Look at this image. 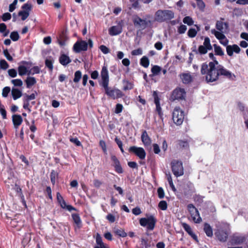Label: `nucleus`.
<instances>
[{
	"label": "nucleus",
	"mask_w": 248,
	"mask_h": 248,
	"mask_svg": "<svg viewBox=\"0 0 248 248\" xmlns=\"http://www.w3.org/2000/svg\"><path fill=\"white\" fill-rule=\"evenodd\" d=\"M172 171L174 175L178 177L183 175L184 169L182 163L177 160H173L171 163Z\"/></svg>",
	"instance_id": "0eeeda50"
},
{
	"label": "nucleus",
	"mask_w": 248,
	"mask_h": 248,
	"mask_svg": "<svg viewBox=\"0 0 248 248\" xmlns=\"http://www.w3.org/2000/svg\"><path fill=\"white\" fill-rule=\"evenodd\" d=\"M96 242L98 246H95L94 248H107L102 241L101 235L99 233L96 234Z\"/></svg>",
	"instance_id": "bb28decb"
},
{
	"label": "nucleus",
	"mask_w": 248,
	"mask_h": 248,
	"mask_svg": "<svg viewBox=\"0 0 248 248\" xmlns=\"http://www.w3.org/2000/svg\"><path fill=\"white\" fill-rule=\"evenodd\" d=\"M11 82L15 86L21 87L23 85V82L20 79H13Z\"/></svg>",
	"instance_id": "de8ad7c7"
},
{
	"label": "nucleus",
	"mask_w": 248,
	"mask_h": 248,
	"mask_svg": "<svg viewBox=\"0 0 248 248\" xmlns=\"http://www.w3.org/2000/svg\"><path fill=\"white\" fill-rule=\"evenodd\" d=\"M31 4L27 3L23 4L21 8L23 10H25L26 11H29V12L30 13V11L31 9Z\"/></svg>",
	"instance_id": "052dcab7"
},
{
	"label": "nucleus",
	"mask_w": 248,
	"mask_h": 248,
	"mask_svg": "<svg viewBox=\"0 0 248 248\" xmlns=\"http://www.w3.org/2000/svg\"><path fill=\"white\" fill-rule=\"evenodd\" d=\"M11 91V89L9 87L6 86L5 87L3 90L2 92V95L3 97H7L8 94Z\"/></svg>",
	"instance_id": "49530a36"
},
{
	"label": "nucleus",
	"mask_w": 248,
	"mask_h": 248,
	"mask_svg": "<svg viewBox=\"0 0 248 248\" xmlns=\"http://www.w3.org/2000/svg\"><path fill=\"white\" fill-rule=\"evenodd\" d=\"M214 47L215 49V51L216 54L222 56L224 54V52L222 51L221 48L217 46L216 44L214 45Z\"/></svg>",
	"instance_id": "a19ab883"
},
{
	"label": "nucleus",
	"mask_w": 248,
	"mask_h": 248,
	"mask_svg": "<svg viewBox=\"0 0 248 248\" xmlns=\"http://www.w3.org/2000/svg\"><path fill=\"white\" fill-rule=\"evenodd\" d=\"M71 216L77 227L79 229L81 228L82 227V221L79 215L77 213H74L72 214Z\"/></svg>",
	"instance_id": "412c9836"
},
{
	"label": "nucleus",
	"mask_w": 248,
	"mask_h": 248,
	"mask_svg": "<svg viewBox=\"0 0 248 248\" xmlns=\"http://www.w3.org/2000/svg\"><path fill=\"white\" fill-rule=\"evenodd\" d=\"M37 95V93L36 91H35L34 93H32L30 95L27 94H24L23 99L30 102V101L31 100L35 99Z\"/></svg>",
	"instance_id": "f704fd0d"
},
{
	"label": "nucleus",
	"mask_w": 248,
	"mask_h": 248,
	"mask_svg": "<svg viewBox=\"0 0 248 248\" xmlns=\"http://www.w3.org/2000/svg\"><path fill=\"white\" fill-rule=\"evenodd\" d=\"M133 22L136 27L145 29L147 26V22L146 20L142 19L138 16H135L133 18Z\"/></svg>",
	"instance_id": "f8f14e48"
},
{
	"label": "nucleus",
	"mask_w": 248,
	"mask_h": 248,
	"mask_svg": "<svg viewBox=\"0 0 248 248\" xmlns=\"http://www.w3.org/2000/svg\"><path fill=\"white\" fill-rule=\"evenodd\" d=\"M240 50V48L237 45H229L226 47L227 54L230 56H232L233 53H239Z\"/></svg>",
	"instance_id": "dca6fc26"
},
{
	"label": "nucleus",
	"mask_w": 248,
	"mask_h": 248,
	"mask_svg": "<svg viewBox=\"0 0 248 248\" xmlns=\"http://www.w3.org/2000/svg\"><path fill=\"white\" fill-rule=\"evenodd\" d=\"M11 18V15L9 13H4L1 16V19L3 21H7Z\"/></svg>",
	"instance_id": "6e6d98bb"
},
{
	"label": "nucleus",
	"mask_w": 248,
	"mask_h": 248,
	"mask_svg": "<svg viewBox=\"0 0 248 248\" xmlns=\"http://www.w3.org/2000/svg\"><path fill=\"white\" fill-rule=\"evenodd\" d=\"M208 50L209 49L202 45L200 46L198 48V51L201 54H206Z\"/></svg>",
	"instance_id": "864d4df0"
},
{
	"label": "nucleus",
	"mask_w": 248,
	"mask_h": 248,
	"mask_svg": "<svg viewBox=\"0 0 248 248\" xmlns=\"http://www.w3.org/2000/svg\"><path fill=\"white\" fill-rule=\"evenodd\" d=\"M23 107L25 109H27L28 110L29 112L31 111V106H30L29 101L23 99Z\"/></svg>",
	"instance_id": "8fccbe9b"
},
{
	"label": "nucleus",
	"mask_w": 248,
	"mask_h": 248,
	"mask_svg": "<svg viewBox=\"0 0 248 248\" xmlns=\"http://www.w3.org/2000/svg\"><path fill=\"white\" fill-rule=\"evenodd\" d=\"M215 235L220 241L224 242L228 238V233L227 231L218 229L215 232Z\"/></svg>",
	"instance_id": "2eb2a0df"
},
{
	"label": "nucleus",
	"mask_w": 248,
	"mask_h": 248,
	"mask_svg": "<svg viewBox=\"0 0 248 248\" xmlns=\"http://www.w3.org/2000/svg\"><path fill=\"white\" fill-rule=\"evenodd\" d=\"M115 232L116 234L121 237H124L127 236V233L123 229H117Z\"/></svg>",
	"instance_id": "09e8293b"
},
{
	"label": "nucleus",
	"mask_w": 248,
	"mask_h": 248,
	"mask_svg": "<svg viewBox=\"0 0 248 248\" xmlns=\"http://www.w3.org/2000/svg\"><path fill=\"white\" fill-rule=\"evenodd\" d=\"M8 72L9 75L12 78H15L17 76V71L15 69H10Z\"/></svg>",
	"instance_id": "e2e57ef3"
},
{
	"label": "nucleus",
	"mask_w": 248,
	"mask_h": 248,
	"mask_svg": "<svg viewBox=\"0 0 248 248\" xmlns=\"http://www.w3.org/2000/svg\"><path fill=\"white\" fill-rule=\"evenodd\" d=\"M12 121L14 127L17 129L22 124L23 119L21 115L19 114H14L12 116Z\"/></svg>",
	"instance_id": "6ab92c4d"
},
{
	"label": "nucleus",
	"mask_w": 248,
	"mask_h": 248,
	"mask_svg": "<svg viewBox=\"0 0 248 248\" xmlns=\"http://www.w3.org/2000/svg\"><path fill=\"white\" fill-rule=\"evenodd\" d=\"M31 239V234L30 233H25L24 237L22 241V244L24 248L27 246Z\"/></svg>",
	"instance_id": "c85d7f7f"
},
{
	"label": "nucleus",
	"mask_w": 248,
	"mask_h": 248,
	"mask_svg": "<svg viewBox=\"0 0 248 248\" xmlns=\"http://www.w3.org/2000/svg\"><path fill=\"white\" fill-rule=\"evenodd\" d=\"M128 151L130 153L135 155L140 159H144L146 156L145 151L142 147H138L135 146H131L129 148Z\"/></svg>",
	"instance_id": "1a4fd4ad"
},
{
	"label": "nucleus",
	"mask_w": 248,
	"mask_h": 248,
	"mask_svg": "<svg viewBox=\"0 0 248 248\" xmlns=\"http://www.w3.org/2000/svg\"><path fill=\"white\" fill-rule=\"evenodd\" d=\"M99 49L105 54H107L110 52L109 49L105 45H101L99 46Z\"/></svg>",
	"instance_id": "13d9d810"
},
{
	"label": "nucleus",
	"mask_w": 248,
	"mask_h": 248,
	"mask_svg": "<svg viewBox=\"0 0 248 248\" xmlns=\"http://www.w3.org/2000/svg\"><path fill=\"white\" fill-rule=\"evenodd\" d=\"M59 61L63 66H66L71 62V60L69 57L65 54H62L60 55Z\"/></svg>",
	"instance_id": "aec40b11"
},
{
	"label": "nucleus",
	"mask_w": 248,
	"mask_h": 248,
	"mask_svg": "<svg viewBox=\"0 0 248 248\" xmlns=\"http://www.w3.org/2000/svg\"><path fill=\"white\" fill-rule=\"evenodd\" d=\"M10 38L13 41H17L19 39V35L17 31H12L10 35Z\"/></svg>",
	"instance_id": "e433bc0d"
},
{
	"label": "nucleus",
	"mask_w": 248,
	"mask_h": 248,
	"mask_svg": "<svg viewBox=\"0 0 248 248\" xmlns=\"http://www.w3.org/2000/svg\"><path fill=\"white\" fill-rule=\"evenodd\" d=\"M156 110L157 111L158 114L159 116L160 117V118H162L163 113L161 111V108L160 106V104L159 103L158 99L157 97H156Z\"/></svg>",
	"instance_id": "58836bf2"
},
{
	"label": "nucleus",
	"mask_w": 248,
	"mask_h": 248,
	"mask_svg": "<svg viewBox=\"0 0 248 248\" xmlns=\"http://www.w3.org/2000/svg\"><path fill=\"white\" fill-rule=\"evenodd\" d=\"M203 46L208 49L209 50L212 49V46L210 44V40L208 37L205 38Z\"/></svg>",
	"instance_id": "4c0bfd02"
},
{
	"label": "nucleus",
	"mask_w": 248,
	"mask_h": 248,
	"mask_svg": "<svg viewBox=\"0 0 248 248\" xmlns=\"http://www.w3.org/2000/svg\"><path fill=\"white\" fill-rule=\"evenodd\" d=\"M187 208L193 221L196 223H200L202 219L198 210L192 204H189Z\"/></svg>",
	"instance_id": "6e6552de"
},
{
	"label": "nucleus",
	"mask_w": 248,
	"mask_h": 248,
	"mask_svg": "<svg viewBox=\"0 0 248 248\" xmlns=\"http://www.w3.org/2000/svg\"><path fill=\"white\" fill-rule=\"evenodd\" d=\"M174 17V13L170 10H158L156 12V20L163 21Z\"/></svg>",
	"instance_id": "39448f33"
},
{
	"label": "nucleus",
	"mask_w": 248,
	"mask_h": 248,
	"mask_svg": "<svg viewBox=\"0 0 248 248\" xmlns=\"http://www.w3.org/2000/svg\"><path fill=\"white\" fill-rule=\"evenodd\" d=\"M167 203L165 201H161L158 203V207L162 210H166L167 209Z\"/></svg>",
	"instance_id": "c03bdc74"
},
{
	"label": "nucleus",
	"mask_w": 248,
	"mask_h": 248,
	"mask_svg": "<svg viewBox=\"0 0 248 248\" xmlns=\"http://www.w3.org/2000/svg\"><path fill=\"white\" fill-rule=\"evenodd\" d=\"M81 76L82 74L81 71L79 70L77 71L74 74L73 81L75 83L78 82L81 78Z\"/></svg>",
	"instance_id": "c9c22d12"
},
{
	"label": "nucleus",
	"mask_w": 248,
	"mask_h": 248,
	"mask_svg": "<svg viewBox=\"0 0 248 248\" xmlns=\"http://www.w3.org/2000/svg\"><path fill=\"white\" fill-rule=\"evenodd\" d=\"M218 64L217 61L210 62L208 64L203 63L201 67V73L205 75V78L207 82H213L216 80L219 76V73L217 69Z\"/></svg>",
	"instance_id": "f257e3e1"
},
{
	"label": "nucleus",
	"mask_w": 248,
	"mask_h": 248,
	"mask_svg": "<svg viewBox=\"0 0 248 248\" xmlns=\"http://www.w3.org/2000/svg\"><path fill=\"white\" fill-rule=\"evenodd\" d=\"M141 140L146 147L150 146L151 144V139L148 136L146 130H144L142 132L141 136Z\"/></svg>",
	"instance_id": "a211bd4d"
},
{
	"label": "nucleus",
	"mask_w": 248,
	"mask_h": 248,
	"mask_svg": "<svg viewBox=\"0 0 248 248\" xmlns=\"http://www.w3.org/2000/svg\"><path fill=\"white\" fill-rule=\"evenodd\" d=\"M140 64L145 68L148 67L149 65V60L146 56H143L140 61Z\"/></svg>",
	"instance_id": "2f4dec72"
},
{
	"label": "nucleus",
	"mask_w": 248,
	"mask_h": 248,
	"mask_svg": "<svg viewBox=\"0 0 248 248\" xmlns=\"http://www.w3.org/2000/svg\"><path fill=\"white\" fill-rule=\"evenodd\" d=\"M197 31L195 29L193 28L190 29L187 32V35L190 38H193L195 37L197 35Z\"/></svg>",
	"instance_id": "a18cd8bd"
},
{
	"label": "nucleus",
	"mask_w": 248,
	"mask_h": 248,
	"mask_svg": "<svg viewBox=\"0 0 248 248\" xmlns=\"http://www.w3.org/2000/svg\"><path fill=\"white\" fill-rule=\"evenodd\" d=\"M197 1V6L201 10L203 11L205 8V4L202 0H196Z\"/></svg>",
	"instance_id": "680f3d73"
},
{
	"label": "nucleus",
	"mask_w": 248,
	"mask_h": 248,
	"mask_svg": "<svg viewBox=\"0 0 248 248\" xmlns=\"http://www.w3.org/2000/svg\"><path fill=\"white\" fill-rule=\"evenodd\" d=\"M228 27V24L226 22L217 21L216 23V28L219 31H217L215 29H212L211 31V33L220 41V43L225 46H227L229 42L228 40L224 34Z\"/></svg>",
	"instance_id": "f03ea898"
},
{
	"label": "nucleus",
	"mask_w": 248,
	"mask_h": 248,
	"mask_svg": "<svg viewBox=\"0 0 248 248\" xmlns=\"http://www.w3.org/2000/svg\"><path fill=\"white\" fill-rule=\"evenodd\" d=\"M123 31L122 26L121 25L113 26L108 30L110 35L115 36L120 34Z\"/></svg>",
	"instance_id": "f3484780"
},
{
	"label": "nucleus",
	"mask_w": 248,
	"mask_h": 248,
	"mask_svg": "<svg viewBox=\"0 0 248 248\" xmlns=\"http://www.w3.org/2000/svg\"><path fill=\"white\" fill-rule=\"evenodd\" d=\"M69 140L71 142L74 143L77 146H82L81 143L80 142V141L78 140V139L77 137H76V138L70 137L69 139Z\"/></svg>",
	"instance_id": "79ce46f5"
},
{
	"label": "nucleus",
	"mask_w": 248,
	"mask_h": 248,
	"mask_svg": "<svg viewBox=\"0 0 248 248\" xmlns=\"http://www.w3.org/2000/svg\"><path fill=\"white\" fill-rule=\"evenodd\" d=\"M45 65L46 67H47L50 71H52L53 69V62L51 60L46 59L45 60Z\"/></svg>",
	"instance_id": "37998d69"
},
{
	"label": "nucleus",
	"mask_w": 248,
	"mask_h": 248,
	"mask_svg": "<svg viewBox=\"0 0 248 248\" xmlns=\"http://www.w3.org/2000/svg\"><path fill=\"white\" fill-rule=\"evenodd\" d=\"M204 231L208 236L210 237L213 235L212 229L209 224H204Z\"/></svg>",
	"instance_id": "7c9ffc66"
},
{
	"label": "nucleus",
	"mask_w": 248,
	"mask_h": 248,
	"mask_svg": "<svg viewBox=\"0 0 248 248\" xmlns=\"http://www.w3.org/2000/svg\"><path fill=\"white\" fill-rule=\"evenodd\" d=\"M142 54V50L140 48L134 49L131 51V54L133 56L140 55Z\"/></svg>",
	"instance_id": "4d7b16f0"
},
{
	"label": "nucleus",
	"mask_w": 248,
	"mask_h": 248,
	"mask_svg": "<svg viewBox=\"0 0 248 248\" xmlns=\"http://www.w3.org/2000/svg\"><path fill=\"white\" fill-rule=\"evenodd\" d=\"M219 74H220L221 75H223L224 76H226V77L231 78H232V75L231 72H230L229 71H227L226 69L223 68L221 66H217V68Z\"/></svg>",
	"instance_id": "4be33fe9"
},
{
	"label": "nucleus",
	"mask_w": 248,
	"mask_h": 248,
	"mask_svg": "<svg viewBox=\"0 0 248 248\" xmlns=\"http://www.w3.org/2000/svg\"><path fill=\"white\" fill-rule=\"evenodd\" d=\"M73 49L76 53L85 51L88 49V43L85 41L78 40L74 44Z\"/></svg>",
	"instance_id": "9d476101"
},
{
	"label": "nucleus",
	"mask_w": 248,
	"mask_h": 248,
	"mask_svg": "<svg viewBox=\"0 0 248 248\" xmlns=\"http://www.w3.org/2000/svg\"><path fill=\"white\" fill-rule=\"evenodd\" d=\"M123 108V106L121 104H117L115 109V112L116 114L121 113L122 111Z\"/></svg>",
	"instance_id": "5fc2aeb1"
},
{
	"label": "nucleus",
	"mask_w": 248,
	"mask_h": 248,
	"mask_svg": "<svg viewBox=\"0 0 248 248\" xmlns=\"http://www.w3.org/2000/svg\"><path fill=\"white\" fill-rule=\"evenodd\" d=\"M28 72V69L24 65H19L18 67V74L20 76H23L26 74Z\"/></svg>",
	"instance_id": "473e14b6"
},
{
	"label": "nucleus",
	"mask_w": 248,
	"mask_h": 248,
	"mask_svg": "<svg viewBox=\"0 0 248 248\" xmlns=\"http://www.w3.org/2000/svg\"><path fill=\"white\" fill-rule=\"evenodd\" d=\"M11 92L12 97L15 100L19 98L22 95L21 91L17 88H13Z\"/></svg>",
	"instance_id": "393cba45"
},
{
	"label": "nucleus",
	"mask_w": 248,
	"mask_h": 248,
	"mask_svg": "<svg viewBox=\"0 0 248 248\" xmlns=\"http://www.w3.org/2000/svg\"><path fill=\"white\" fill-rule=\"evenodd\" d=\"M0 66L1 69L5 70L8 68L9 65L5 60H1L0 61Z\"/></svg>",
	"instance_id": "603ef678"
},
{
	"label": "nucleus",
	"mask_w": 248,
	"mask_h": 248,
	"mask_svg": "<svg viewBox=\"0 0 248 248\" xmlns=\"http://www.w3.org/2000/svg\"><path fill=\"white\" fill-rule=\"evenodd\" d=\"M182 226L186 231L190 235H191L195 240L197 239V236L193 232L192 229L189 225L186 223H183Z\"/></svg>",
	"instance_id": "a878e982"
},
{
	"label": "nucleus",
	"mask_w": 248,
	"mask_h": 248,
	"mask_svg": "<svg viewBox=\"0 0 248 248\" xmlns=\"http://www.w3.org/2000/svg\"><path fill=\"white\" fill-rule=\"evenodd\" d=\"M3 54L8 61H12L13 60V57L10 55L8 50L7 49L3 50Z\"/></svg>",
	"instance_id": "0e129e2a"
},
{
	"label": "nucleus",
	"mask_w": 248,
	"mask_h": 248,
	"mask_svg": "<svg viewBox=\"0 0 248 248\" xmlns=\"http://www.w3.org/2000/svg\"><path fill=\"white\" fill-rule=\"evenodd\" d=\"M181 78L184 83L187 84L192 80V78L189 74H183L181 76Z\"/></svg>",
	"instance_id": "c756f323"
},
{
	"label": "nucleus",
	"mask_w": 248,
	"mask_h": 248,
	"mask_svg": "<svg viewBox=\"0 0 248 248\" xmlns=\"http://www.w3.org/2000/svg\"><path fill=\"white\" fill-rule=\"evenodd\" d=\"M158 196L160 199H162L165 196V193L164 190L161 187H159L157 189Z\"/></svg>",
	"instance_id": "69168bd1"
},
{
	"label": "nucleus",
	"mask_w": 248,
	"mask_h": 248,
	"mask_svg": "<svg viewBox=\"0 0 248 248\" xmlns=\"http://www.w3.org/2000/svg\"><path fill=\"white\" fill-rule=\"evenodd\" d=\"M25 82L26 83L27 87L28 88H30L31 86L36 84V80L34 77H29L26 78Z\"/></svg>",
	"instance_id": "cd10ccee"
},
{
	"label": "nucleus",
	"mask_w": 248,
	"mask_h": 248,
	"mask_svg": "<svg viewBox=\"0 0 248 248\" xmlns=\"http://www.w3.org/2000/svg\"><path fill=\"white\" fill-rule=\"evenodd\" d=\"M183 22L185 24H186L187 25H188L189 26H191V25H193L194 23V21H193V19H192V18L191 17H190L189 16H187L183 19Z\"/></svg>",
	"instance_id": "ea45409f"
},
{
	"label": "nucleus",
	"mask_w": 248,
	"mask_h": 248,
	"mask_svg": "<svg viewBox=\"0 0 248 248\" xmlns=\"http://www.w3.org/2000/svg\"><path fill=\"white\" fill-rule=\"evenodd\" d=\"M139 222L141 226L146 228L147 231L153 230L155 227V218L153 216L147 218H141Z\"/></svg>",
	"instance_id": "20e7f679"
},
{
	"label": "nucleus",
	"mask_w": 248,
	"mask_h": 248,
	"mask_svg": "<svg viewBox=\"0 0 248 248\" xmlns=\"http://www.w3.org/2000/svg\"><path fill=\"white\" fill-rule=\"evenodd\" d=\"M111 160L113 162L112 166L114 167L116 172L119 174L122 173L123 172V170L116 156L112 155L111 156Z\"/></svg>",
	"instance_id": "4468645a"
},
{
	"label": "nucleus",
	"mask_w": 248,
	"mask_h": 248,
	"mask_svg": "<svg viewBox=\"0 0 248 248\" xmlns=\"http://www.w3.org/2000/svg\"><path fill=\"white\" fill-rule=\"evenodd\" d=\"M103 87L107 96L113 100L121 98L124 95V94L120 90L115 88L109 87L108 85H106Z\"/></svg>",
	"instance_id": "7ed1b4c3"
},
{
	"label": "nucleus",
	"mask_w": 248,
	"mask_h": 248,
	"mask_svg": "<svg viewBox=\"0 0 248 248\" xmlns=\"http://www.w3.org/2000/svg\"><path fill=\"white\" fill-rule=\"evenodd\" d=\"M59 172L57 171L54 170H51L50 174V178L51 182L53 186H54L56 184V181L59 178Z\"/></svg>",
	"instance_id": "5701e85b"
},
{
	"label": "nucleus",
	"mask_w": 248,
	"mask_h": 248,
	"mask_svg": "<svg viewBox=\"0 0 248 248\" xmlns=\"http://www.w3.org/2000/svg\"><path fill=\"white\" fill-rule=\"evenodd\" d=\"M184 114L183 111L179 107H176L172 113V119L177 125H181L184 121Z\"/></svg>",
	"instance_id": "423d86ee"
},
{
	"label": "nucleus",
	"mask_w": 248,
	"mask_h": 248,
	"mask_svg": "<svg viewBox=\"0 0 248 248\" xmlns=\"http://www.w3.org/2000/svg\"><path fill=\"white\" fill-rule=\"evenodd\" d=\"M30 13L29 11H26L25 10L20 11L18 13V15L21 16V19L23 21L28 17Z\"/></svg>",
	"instance_id": "72a5a7b5"
},
{
	"label": "nucleus",
	"mask_w": 248,
	"mask_h": 248,
	"mask_svg": "<svg viewBox=\"0 0 248 248\" xmlns=\"http://www.w3.org/2000/svg\"><path fill=\"white\" fill-rule=\"evenodd\" d=\"M101 77L102 79V86L108 85L109 76L107 67L104 65L101 71Z\"/></svg>",
	"instance_id": "9b49d317"
},
{
	"label": "nucleus",
	"mask_w": 248,
	"mask_h": 248,
	"mask_svg": "<svg viewBox=\"0 0 248 248\" xmlns=\"http://www.w3.org/2000/svg\"><path fill=\"white\" fill-rule=\"evenodd\" d=\"M106 218L111 223H113L115 221V216L111 214H108Z\"/></svg>",
	"instance_id": "338daca9"
},
{
	"label": "nucleus",
	"mask_w": 248,
	"mask_h": 248,
	"mask_svg": "<svg viewBox=\"0 0 248 248\" xmlns=\"http://www.w3.org/2000/svg\"><path fill=\"white\" fill-rule=\"evenodd\" d=\"M17 0H14L12 3L10 4L9 7V11L10 12H13L16 9V5L17 4Z\"/></svg>",
	"instance_id": "bf43d9fd"
},
{
	"label": "nucleus",
	"mask_w": 248,
	"mask_h": 248,
	"mask_svg": "<svg viewBox=\"0 0 248 248\" xmlns=\"http://www.w3.org/2000/svg\"><path fill=\"white\" fill-rule=\"evenodd\" d=\"M114 140L118 145L122 153H123L124 152V150L123 147L122 141L120 140V139H118L117 137H116L115 138Z\"/></svg>",
	"instance_id": "3c124183"
},
{
	"label": "nucleus",
	"mask_w": 248,
	"mask_h": 248,
	"mask_svg": "<svg viewBox=\"0 0 248 248\" xmlns=\"http://www.w3.org/2000/svg\"><path fill=\"white\" fill-rule=\"evenodd\" d=\"M187 30V27L186 25H182L178 28V32L180 34H182L185 32Z\"/></svg>",
	"instance_id": "774afa93"
},
{
	"label": "nucleus",
	"mask_w": 248,
	"mask_h": 248,
	"mask_svg": "<svg viewBox=\"0 0 248 248\" xmlns=\"http://www.w3.org/2000/svg\"><path fill=\"white\" fill-rule=\"evenodd\" d=\"M185 96L186 92L183 89H176L173 91L172 93L171 99L173 100L176 99H183L185 98Z\"/></svg>",
	"instance_id": "ddd939ff"
},
{
	"label": "nucleus",
	"mask_w": 248,
	"mask_h": 248,
	"mask_svg": "<svg viewBox=\"0 0 248 248\" xmlns=\"http://www.w3.org/2000/svg\"><path fill=\"white\" fill-rule=\"evenodd\" d=\"M123 90L124 91L132 90L134 88V84L127 80L124 79L123 80Z\"/></svg>",
	"instance_id": "b1692460"
}]
</instances>
